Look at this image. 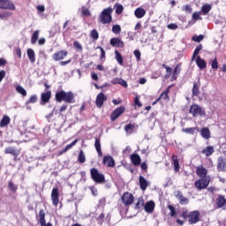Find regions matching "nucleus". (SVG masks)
Wrapping results in <instances>:
<instances>
[{"label":"nucleus","instance_id":"ea45409f","mask_svg":"<svg viewBox=\"0 0 226 226\" xmlns=\"http://www.w3.org/2000/svg\"><path fill=\"white\" fill-rule=\"evenodd\" d=\"M75 144H76L75 142H72L67 145L64 149L58 152V155L61 156V154H64V153H66L67 151H70V149H72V147L75 146Z\"/></svg>","mask_w":226,"mask_h":226},{"label":"nucleus","instance_id":"c9c22d12","mask_svg":"<svg viewBox=\"0 0 226 226\" xmlns=\"http://www.w3.org/2000/svg\"><path fill=\"white\" fill-rule=\"evenodd\" d=\"M8 124H10V117L4 116L0 122V127L4 128L8 126Z\"/></svg>","mask_w":226,"mask_h":226},{"label":"nucleus","instance_id":"bf43d9fd","mask_svg":"<svg viewBox=\"0 0 226 226\" xmlns=\"http://www.w3.org/2000/svg\"><path fill=\"white\" fill-rule=\"evenodd\" d=\"M183 11H185L186 13H192V5L190 4H186L183 7Z\"/></svg>","mask_w":226,"mask_h":226},{"label":"nucleus","instance_id":"f8f14e48","mask_svg":"<svg viewBox=\"0 0 226 226\" xmlns=\"http://www.w3.org/2000/svg\"><path fill=\"white\" fill-rule=\"evenodd\" d=\"M111 47H117V49H124V41L121 38L113 37L109 41Z\"/></svg>","mask_w":226,"mask_h":226},{"label":"nucleus","instance_id":"c85d7f7f","mask_svg":"<svg viewBox=\"0 0 226 226\" xmlns=\"http://www.w3.org/2000/svg\"><path fill=\"white\" fill-rule=\"evenodd\" d=\"M26 54L30 63H36V55L34 54V50L33 49H28L26 50Z\"/></svg>","mask_w":226,"mask_h":226},{"label":"nucleus","instance_id":"79ce46f5","mask_svg":"<svg viewBox=\"0 0 226 226\" xmlns=\"http://www.w3.org/2000/svg\"><path fill=\"white\" fill-rule=\"evenodd\" d=\"M38 102V95L33 94L30 98L26 101V104L29 105V103H36Z\"/></svg>","mask_w":226,"mask_h":226},{"label":"nucleus","instance_id":"4468645a","mask_svg":"<svg viewBox=\"0 0 226 226\" xmlns=\"http://www.w3.org/2000/svg\"><path fill=\"white\" fill-rule=\"evenodd\" d=\"M50 98H52V92L47 91L41 94V105H47L50 102Z\"/></svg>","mask_w":226,"mask_h":226},{"label":"nucleus","instance_id":"0eeeda50","mask_svg":"<svg viewBox=\"0 0 226 226\" xmlns=\"http://www.w3.org/2000/svg\"><path fill=\"white\" fill-rule=\"evenodd\" d=\"M0 10H10V11H15V4L10 0H0Z\"/></svg>","mask_w":226,"mask_h":226},{"label":"nucleus","instance_id":"473e14b6","mask_svg":"<svg viewBox=\"0 0 226 226\" xmlns=\"http://www.w3.org/2000/svg\"><path fill=\"white\" fill-rule=\"evenodd\" d=\"M115 59L120 64V66H123L124 61H123V55H121L117 49L115 50Z\"/></svg>","mask_w":226,"mask_h":226},{"label":"nucleus","instance_id":"393cba45","mask_svg":"<svg viewBox=\"0 0 226 226\" xmlns=\"http://www.w3.org/2000/svg\"><path fill=\"white\" fill-rule=\"evenodd\" d=\"M131 161L132 165H135V167L140 165V162H142V160L140 159V155H139V154H131Z\"/></svg>","mask_w":226,"mask_h":226},{"label":"nucleus","instance_id":"58836bf2","mask_svg":"<svg viewBox=\"0 0 226 226\" xmlns=\"http://www.w3.org/2000/svg\"><path fill=\"white\" fill-rule=\"evenodd\" d=\"M16 91H17V93L21 94L23 97L27 96V91H26L25 88L20 85H18L16 87Z\"/></svg>","mask_w":226,"mask_h":226},{"label":"nucleus","instance_id":"5701e85b","mask_svg":"<svg viewBox=\"0 0 226 226\" xmlns=\"http://www.w3.org/2000/svg\"><path fill=\"white\" fill-rule=\"evenodd\" d=\"M196 64L200 70H204L207 68V64L206 63V60L201 58L200 56H197L196 58Z\"/></svg>","mask_w":226,"mask_h":226},{"label":"nucleus","instance_id":"a18cd8bd","mask_svg":"<svg viewBox=\"0 0 226 226\" xmlns=\"http://www.w3.org/2000/svg\"><path fill=\"white\" fill-rule=\"evenodd\" d=\"M195 130H199L197 127H189L183 129L184 133H189V135H193L195 133Z\"/></svg>","mask_w":226,"mask_h":226},{"label":"nucleus","instance_id":"9d476101","mask_svg":"<svg viewBox=\"0 0 226 226\" xmlns=\"http://www.w3.org/2000/svg\"><path fill=\"white\" fill-rule=\"evenodd\" d=\"M104 102H107V95L101 92L100 94H98L95 100V105L97 109H102V107H103Z\"/></svg>","mask_w":226,"mask_h":226},{"label":"nucleus","instance_id":"412c9836","mask_svg":"<svg viewBox=\"0 0 226 226\" xmlns=\"http://www.w3.org/2000/svg\"><path fill=\"white\" fill-rule=\"evenodd\" d=\"M39 222L41 223V226H53L50 222H45V212L43 209H41L39 212Z\"/></svg>","mask_w":226,"mask_h":226},{"label":"nucleus","instance_id":"0e129e2a","mask_svg":"<svg viewBox=\"0 0 226 226\" xmlns=\"http://www.w3.org/2000/svg\"><path fill=\"white\" fill-rule=\"evenodd\" d=\"M133 54H134L135 57H136L137 61H140V56H141L140 50L135 49Z\"/></svg>","mask_w":226,"mask_h":226},{"label":"nucleus","instance_id":"13d9d810","mask_svg":"<svg viewBox=\"0 0 226 226\" xmlns=\"http://www.w3.org/2000/svg\"><path fill=\"white\" fill-rule=\"evenodd\" d=\"M97 49H99L101 51V56H100V59L103 60L106 58V56H105V49H103L102 48V46H99L96 48Z\"/></svg>","mask_w":226,"mask_h":226},{"label":"nucleus","instance_id":"2eb2a0df","mask_svg":"<svg viewBox=\"0 0 226 226\" xmlns=\"http://www.w3.org/2000/svg\"><path fill=\"white\" fill-rule=\"evenodd\" d=\"M51 200L53 206H57V204H59V190L57 188H53L51 192Z\"/></svg>","mask_w":226,"mask_h":226},{"label":"nucleus","instance_id":"ddd939ff","mask_svg":"<svg viewBox=\"0 0 226 226\" xmlns=\"http://www.w3.org/2000/svg\"><path fill=\"white\" fill-rule=\"evenodd\" d=\"M133 199H134L133 194H132L130 192H125L122 196V202L125 206H132V204H133Z\"/></svg>","mask_w":226,"mask_h":226},{"label":"nucleus","instance_id":"864d4df0","mask_svg":"<svg viewBox=\"0 0 226 226\" xmlns=\"http://www.w3.org/2000/svg\"><path fill=\"white\" fill-rule=\"evenodd\" d=\"M124 10V7H123L122 4H117V8H116L117 15H121V13H123Z\"/></svg>","mask_w":226,"mask_h":226},{"label":"nucleus","instance_id":"cd10ccee","mask_svg":"<svg viewBox=\"0 0 226 226\" xmlns=\"http://www.w3.org/2000/svg\"><path fill=\"white\" fill-rule=\"evenodd\" d=\"M200 135L203 139L207 140L208 139H211V131H209V128L207 127H203L200 131Z\"/></svg>","mask_w":226,"mask_h":226},{"label":"nucleus","instance_id":"4be33fe9","mask_svg":"<svg viewBox=\"0 0 226 226\" xmlns=\"http://www.w3.org/2000/svg\"><path fill=\"white\" fill-rule=\"evenodd\" d=\"M196 174L200 177H202V179H206V176H207V170L202 166L197 167Z\"/></svg>","mask_w":226,"mask_h":226},{"label":"nucleus","instance_id":"de8ad7c7","mask_svg":"<svg viewBox=\"0 0 226 226\" xmlns=\"http://www.w3.org/2000/svg\"><path fill=\"white\" fill-rule=\"evenodd\" d=\"M94 146H95V149L98 153V156H100V157L103 156V153H102V144L100 142H95Z\"/></svg>","mask_w":226,"mask_h":226},{"label":"nucleus","instance_id":"338daca9","mask_svg":"<svg viewBox=\"0 0 226 226\" xmlns=\"http://www.w3.org/2000/svg\"><path fill=\"white\" fill-rule=\"evenodd\" d=\"M168 29H171V30L175 31L176 29H177V24H176V23L169 24Z\"/></svg>","mask_w":226,"mask_h":226},{"label":"nucleus","instance_id":"39448f33","mask_svg":"<svg viewBox=\"0 0 226 226\" xmlns=\"http://www.w3.org/2000/svg\"><path fill=\"white\" fill-rule=\"evenodd\" d=\"M189 114H192V117H199V116H204L206 111L199 104H192L189 109Z\"/></svg>","mask_w":226,"mask_h":226},{"label":"nucleus","instance_id":"e2e57ef3","mask_svg":"<svg viewBox=\"0 0 226 226\" xmlns=\"http://www.w3.org/2000/svg\"><path fill=\"white\" fill-rule=\"evenodd\" d=\"M68 109V104H64L59 109V114L60 116H63L62 112H65V110Z\"/></svg>","mask_w":226,"mask_h":226},{"label":"nucleus","instance_id":"c03bdc74","mask_svg":"<svg viewBox=\"0 0 226 226\" xmlns=\"http://www.w3.org/2000/svg\"><path fill=\"white\" fill-rule=\"evenodd\" d=\"M78 161L79 163H86V154H84V151L80 150L78 157Z\"/></svg>","mask_w":226,"mask_h":226},{"label":"nucleus","instance_id":"49530a36","mask_svg":"<svg viewBox=\"0 0 226 226\" xmlns=\"http://www.w3.org/2000/svg\"><path fill=\"white\" fill-rule=\"evenodd\" d=\"M192 41H196L197 43H200V41H202V40H204V35L203 34H194L192 38Z\"/></svg>","mask_w":226,"mask_h":226},{"label":"nucleus","instance_id":"e433bc0d","mask_svg":"<svg viewBox=\"0 0 226 226\" xmlns=\"http://www.w3.org/2000/svg\"><path fill=\"white\" fill-rule=\"evenodd\" d=\"M200 50H202V44H199L194 49L192 56V61H195V58L197 57V56L200 54Z\"/></svg>","mask_w":226,"mask_h":226},{"label":"nucleus","instance_id":"a211bd4d","mask_svg":"<svg viewBox=\"0 0 226 226\" xmlns=\"http://www.w3.org/2000/svg\"><path fill=\"white\" fill-rule=\"evenodd\" d=\"M102 162L107 167H116V162L114 161V158L110 155L104 156Z\"/></svg>","mask_w":226,"mask_h":226},{"label":"nucleus","instance_id":"f704fd0d","mask_svg":"<svg viewBox=\"0 0 226 226\" xmlns=\"http://www.w3.org/2000/svg\"><path fill=\"white\" fill-rule=\"evenodd\" d=\"M215 153V148L211 146L207 147L205 149L202 150V154H206V156H211Z\"/></svg>","mask_w":226,"mask_h":226},{"label":"nucleus","instance_id":"423d86ee","mask_svg":"<svg viewBox=\"0 0 226 226\" xmlns=\"http://www.w3.org/2000/svg\"><path fill=\"white\" fill-rule=\"evenodd\" d=\"M188 222L190 225H195L200 222V212L199 210L192 211L188 214Z\"/></svg>","mask_w":226,"mask_h":226},{"label":"nucleus","instance_id":"20e7f679","mask_svg":"<svg viewBox=\"0 0 226 226\" xmlns=\"http://www.w3.org/2000/svg\"><path fill=\"white\" fill-rule=\"evenodd\" d=\"M90 174L93 181H94L95 183H98L99 185H102V183H105V176L100 173V171H98L96 168L91 169Z\"/></svg>","mask_w":226,"mask_h":226},{"label":"nucleus","instance_id":"69168bd1","mask_svg":"<svg viewBox=\"0 0 226 226\" xmlns=\"http://www.w3.org/2000/svg\"><path fill=\"white\" fill-rule=\"evenodd\" d=\"M82 15H84V17H91V11L89 9H83Z\"/></svg>","mask_w":226,"mask_h":226},{"label":"nucleus","instance_id":"9b49d317","mask_svg":"<svg viewBox=\"0 0 226 226\" xmlns=\"http://www.w3.org/2000/svg\"><path fill=\"white\" fill-rule=\"evenodd\" d=\"M66 56H68V51L63 49V50H59V51H56V53H54L52 55V59L54 61H63V59H64V57H66Z\"/></svg>","mask_w":226,"mask_h":226},{"label":"nucleus","instance_id":"7ed1b4c3","mask_svg":"<svg viewBox=\"0 0 226 226\" xmlns=\"http://www.w3.org/2000/svg\"><path fill=\"white\" fill-rule=\"evenodd\" d=\"M114 10L111 7H108L104 9L100 17V22L101 24H110L112 22V12Z\"/></svg>","mask_w":226,"mask_h":226},{"label":"nucleus","instance_id":"7c9ffc66","mask_svg":"<svg viewBox=\"0 0 226 226\" xmlns=\"http://www.w3.org/2000/svg\"><path fill=\"white\" fill-rule=\"evenodd\" d=\"M144 207L147 213H153L154 211V201L147 202Z\"/></svg>","mask_w":226,"mask_h":226},{"label":"nucleus","instance_id":"774afa93","mask_svg":"<svg viewBox=\"0 0 226 226\" xmlns=\"http://www.w3.org/2000/svg\"><path fill=\"white\" fill-rule=\"evenodd\" d=\"M73 45L78 50H82V45L78 41H74Z\"/></svg>","mask_w":226,"mask_h":226},{"label":"nucleus","instance_id":"6e6552de","mask_svg":"<svg viewBox=\"0 0 226 226\" xmlns=\"http://www.w3.org/2000/svg\"><path fill=\"white\" fill-rule=\"evenodd\" d=\"M124 110H126V107L124 106L117 108L110 115V121H116L118 117H121L124 114Z\"/></svg>","mask_w":226,"mask_h":226},{"label":"nucleus","instance_id":"bb28decb","mask_svg":"<svg viewBox=\"0 0 226 226\" xmlns=\"http://www.w3.org/2000/svg\"><path fill=\"white\" fill-rule=\"evenodd\" d=\"M134 15L136 19H142L146 16V10L142 7H139L134 11Z\"/></svg>","mask_w":226,"mask_h":226},{"label":"nucleus","instance_id":"3c124183","mask_svg":"<svg viewBox=\"0 0 226 226\" xmlns=\"http://www.w3.org/2000/svg\"><path fill=\"white\" fill-rule=\"evenodd\" d=\"M134 105L135 107H139V109L142 107V102H140V97L139 95H136L134 98Z\"/></svg>","mask_w":226,"mask_h":226},{"label":"nucleus","instance_id":"4d7b16f0","mask_svg":"<svg viewBox=\"0 0 226 226\" xmlns=\"http://www.w3.org/2000/svg\"><path fill=\"white\" fill-rule=\"evenodd\" d=\"M168 209H170V216L172 217L176 216V208L174 207V206L169 205Z\"/></svg>","mask_w":226,"mask_h":226},{"label":"nucleus","instance_id":"2f4dec72","mask_svg":"<svg viewBox=\"0 0 226 226\" xmlns=\"http://www.w3.org/2000/svg\"><path fill=\"white\" fill-rule=\"evenodd\" d=\"M211 10H213V6L209 4H206L201 7V11L203 15H207V13L211 11Z\"/></svg>","mask_w":226,"mask_h":226},{"label":"nucleus","instance_id":"f03ea898","mask_svg":"<svg viewBox=\"0 0 226 226\" xmlns=\"http://www.w3.org/2000/svg\"><path fill=\"white\" fill-rule=\"evenodd\" d=\"M55 100L58 103L64 102L65 103H75V94L72 92H64V90H60L56 92Z\"/></svg>","mask_w":226,"mask_h":226},{"label":"nucleus","instance_id":"6ab92c4d","mask_svg":"<svg viewBox=\"0 0 226 226\" xmlns=\"http://www.w3.org/2000/svg\"><path fill=\"white\" fill-rule=\"evenodd\" d=\"M177 200H179V204H181V206H186V204H188V202H190V200H188V198L185 197L183 195L182 192H177V194L176 195Z\"/></svg>","mask_w":226,"mask_h":226},{"label":"nucleus","instance_id":"4c0bfd02","mask_svg":"<svg viewBox=\"0 0 226 226\" xmlns=\"http://www.w3.org/2000/svg\"><path fill=\"white\" fill-rule=\"evenodd\" d=\"M39 36H40V30L34 31L31 37L32 45H34L36 41H38Z\"/></svg>","mask_w":226,"mask_h":226},{"label":"nucleus","instance_id":"dca6fc26","mask_svg":"<svg viewBox=\"0 0 226 226\" xmlns=\"http://www.w3.org/2000/svg\"><path fill=\"white\" fill-rule=\"evenodd\" d=\"M217 170L226 172V160L223 157H219L217 160Z\"/></svg>","mask_w":226,"mask_h":226},{"label":"nucleus","instance_id":"37998d69","mask_svg":"<svg viewBox=\"0 0 226 226\" xmlns=\"http://www.w3.org/2000/svg\"><path fill=\"white\" fill-rule=\"evenodd\" d=\"M90 37L92 40H98L100 38V34H98V30L93 29L90 33Z\"/></svg>","mask_w":226,"mask_h":226},{"label":"nucleus","instance_id":"a19ab883","mask_svg":"<svg viewBox=\"0 0 226 226\" xmlns=\"http://www.w3.org/2000/svg\"><path fill=\"white\" fill-rule=\"evenodd\" d=\"M12 13L11 11H4L0 12V19L1 20H8L9 17H11Z\"/></svg>","mask_w":226,"mask_h":226},{"label":"nucleus","instance_id":"72a5a7b5","mask_svg":"<svg viewBox=\"0 0 226 226\" xmlns=\"http://www.w3.org/2000/svg\"><path fill=\"white\" fill-rule=\"evenodd\" d=\"M172 162H173L172 163L174 165L175 172H179V169H181V167L179 166V161L177 160V156L173 155Z\"/></svg>","mask_w":226,"mask_h":226},{"label":"nucleus","instance_id":"052dcab7","mask_svg":"<svg viewBox=\"0 0 226 226\" xmlns=\"http://www.w3.org/2000/svg\"><path fill=\"white\" fill-rule=\"evenodd\" d=\"M89 189H90L92 195H94V197H96L98 195V189H96V187L91 186V187H89Z\"/></svg>","mask_w":226,"mask_h":226},{"label":"nucleus","instance_id":"aec40b11","mask_svg":"<svg viewBox=\"0 0 226 226\" xmlns=\"http://www.w3.org/2000/svg\"><path fill=\"white\" fill-rule=\"evenodd\" d=\"M4 153L5 154H12V156H15V158L20 154V151L13 147L5 148Z\"/></svg>","mask_w":226,"mask_h":226},{"label":"nucleus","instance_id":"c756f323","mask_svg":"<svg viewBox=\"0 0 226 226\" xmlns=\"http://www.w3.org/2000/svg\"><path fill=\"white\" fill-rule=\"evenodd\" d=\"M139 186L143 192L147 189V186H149V182H147V180H146L142 176L139 177Z\"/></svg>","mask_w":226,"mask_h":226},{"label":"nucleus","instance_id":"5fc2aeb1","mask_svg":"<svg viewBox=\"0 0 226 226\" xmlns=\"http://www.w3.org/2000/svg\"><path fill=\"white\" fill-rule=\"evenodd\" d=\"M192 20H202V17H200V12L199 11L193 12Z\"/></svg>","mask_w":226,"mask_h":226},{"label":"nucleus","instance_id":"f3484780","mask_svg":"<svg viewBox=\"0 0 226 226\" xmlns=\"http://www.w3.org/2000/svg\"><path fill=\"white\" fill-rule=\"evenodd\" d=\"M138 128V124L130 123L124 126V132L127 135H132V133H133V132H135V130H137Z\"/></svg>","mask_w":226,"mask_h":226},{"label":"nucleus","instance_id":"603ef678","mask_svg":"<svg viewBox=\"0 0 226 226\" xmlns=\"http://www.w3.org/2000/svg\"><path fill=\"white\" fill-rule=\"evenodd\" d=\"M8 188L11 190V192H17L18 189L17 185L11 181L9 182Z\"/></svg>","mask_w":226,"mask_h":226},{"label":"nucleus","instance_id":"8fccbe9b","mask_svg":"<svg viewBox=\"0 0 226 226\" xmlns=\"http://www.w3.org/2000/svg\"><path fill=\"white\" fill-rule=\"evenodd\" d=\"M112 33H114L115 34H119L121 33V26L114 25L112 26Z\"/></svg>","mask_w":226,"mask_h":226},{"label":"nucleus","instance_id":"b1692460","mask_svg":"<svg viewBox=\"0 0 226 226\" xmlns=\"http://www.w3.org/2000/svg\"><path fill=\"white\" fill-rule=\"evenodd\" d=\"M192 93V96H199L200 94V81L193 83Z\"/></svg>","mask_w":226,"mask_h":226},{"label":"nucleus","instance_id":"a878e982","mask_svg":"<svg viewBox=\"0 0 226 226\" xmlns=\"http://www.w3.org/2000/svg\"><path fill=\"white\" fill-rule=\"evenodd\" d=\"M215 204H216L218 209L223 207L225 206V204H226L225 196L219 195L216 198V203Z\"/></svg>","mask_w":226,"mask_h":226},{"label":"nucleus","instance_id":"6e6d98bb","mask_svg":"<svg viewBox=\"0 0 226 226\" xmlns=\"http://www.w3.org/2000/svg\"><path fill=\"white\" fill-rule=\"evenodd\" d=\"M212 70H218V59L215 58L211 63Z\"/></svg>","mask_w":226,"mask_h":226},{"label":"nucleus","instance_id":"1a4fd4ad","mask_svg":"<svg viewBox=\"0 0 226 226\" xmlns=\"http://www.w3.org/2000/svg\"><path fill=\"white\" fill-rule=\"evenodd\" d=\"M210 181L211 180L209 179V177L200 178L198 181H196L194 185L197 190H204L207 188V186H209Z\"/></svg>","mask_w":226,"mask_h":226},{"label":"nucleus","instance_id":"f257e3e1","mask_svg":"<svg viewBox=\"0 0 226 226\" xmlns=\"http://www.w3.org/2000/svg\"><path fill=\"white\" fill-rule=\"evenodd\" d=\"M162 66L166 70L164 79H170L171 77V79H170L171 82L177 80V78L179 77V75H181V64H177L173 70L170 66L165 64H162Z\"/></svg>","mask_w":226,"mask_h":226},{"label":"nucleus","instance_id":"09e8293b","mask_svg":"<svg viewBox=\"0 0 226 226\" xmlns=\"http://www.w3.org/2000/svg\"><path fill=\"white\" fill-rule=\"evenodd\" d=\"M140 207H144V200L142 198H139L135 204V209H140Z\"/></svg>","mask_w":226,"mask_h":226},{"label":"nucleus","instance_id":"680f3d73","mask_svg":"<svg viewBox=\"0 0 226 226\" xmlns=\"http://www.w3.org/2000/svg\"><path fill=\"white\" fill-rule=\"evenodd\" d=\"M160 100H167V102H169V100H170V97H169V94H164L162 93L159 96Z\"/></svg>","mask_w":226,"mask_h":226}]
</instances>
